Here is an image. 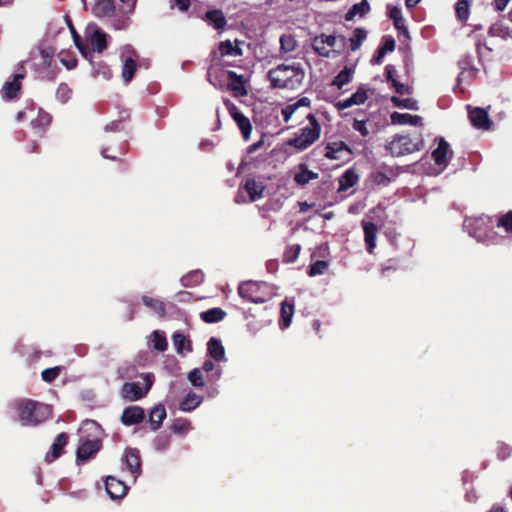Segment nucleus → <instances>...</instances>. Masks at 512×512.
I'll return each mask as SVG.
<instances>
[{
  "mask_svg": "<svg viewBox=\"0 0 512 512\" xmlns=\"http://www.w3.org/2000/svg\"><path fill=\"white\" fill-rule=\"evenodd\" d=\"M464 230L477 242L485 245L499 244L503 237L494 231V222L491 217L481 215L467 217L463 222Z\"/></svg>",
  "mask_w": 512,
  "mask_h": 512,
  "instance_id": "obj_1",
  "label": "nucleus"
},
{
  "mask_svg": "<svg viewBox=\"0 0 512 512\" xmlns=\"http://www.w3.org/2000/svg\"><path fill=\"white\" fill-rule=\"evenodd\" d=\"M12 409L23 426H35L51 416L49 405L29 399H18L12 403Z\"/></svg>",
  "mask_w": 512,
  "mask_h": 512,
  "instance_id": "obj_2",
  "label": "nucleus"
},
{
  "mask_svg": "<svg viewBox=\"0 0 512 512\" xmlns=\"http://www.w3.org/2000/svg\"><path fill=\"white\" fill-rule=\"evenodd\" d=\"M305 77V72L299 63L280 64L268 71L271 86L280 89H297Z\"/></svg>",
  "mask_w": 512,
  "mask_h": 512,
  "instance_id": "obj_3",
  "label": "nucleus"
},
{
  "mask_svg": "<svg viewBox=\"0 0 512 512\" xmlns=\"http://www.w3.org/2000/svg\"><path fill=\"white\" fill-rule=\"evenodd\" d=\"M81 444L77 449V462L83 463L94 457L100 449V426L93 420H86L79 429Z\"/></svg>",
  "mask_w": 512,
  "mask_h": 512,
  "instance_id": "obj_4",
  "label": "nucleus"
},
{
  "mask_svg": "<svg viewBox=\"0 0 512 512\" xmlns=\"http://www.w3.org/2000/svg\"><path fill=\"white\" fill-rule=\"evenodd\" d=\"M309 124L299 130L293 138L287 141V144L299 151H303L314 144L321 135V125L317 121L316 117L309 113L307 115Z\"/></svg>",
  "mask_w": 512,
  "mask_h": 512,
  "instance_id": "obj_5",
  "label": "nucleus"
},
{
  "mask_svg": "<svg viewBox=\"0 0 512 512\" xmlns=\"http://www.w3.org/2000/svg\"><path fill=\"white\" fill-rule=\"evenodd\" d=\"M239 295L254 303H264L274 296V289L268 283L247 281L240 284Z\"/></svg>",
  "mask_w": 512,
  "mask_h": 512,
  "instance_id": "obj_6",
  "label": "nucleus"
},
{
  "mask_svg": "<svg viewBox=\"0 0 512 512\" xmlns=\"http://www.w3.org/2000/svg\"><path fill=\"white\" fill-rule=\"evenodd\" d=\"M437 142V147L432 151V159L434 161V166L431 167L427 173L430 175H439L441 174L449 162L453 158V151L450 148L449 143L444 138H437L435 140Z\"/></svg>",
  "mask_w": 512,
  "mask_h": 512,
  "instance_id": "obj_7",
  "label": "nucleus"
},
{
  "mask_svg": "<svg viewBox=\"0 0 512 512\" xmlns=\"http://www.w3.org/2000/svg\"><path fill=\"white\" fill-rule=\"evenodd\" d=\"M423 146L422 140H413L407 135H396L387 145L392 156H403L419 151Z\"/></svg>",
  "mask_w": 512,
  "mask_h": 512,
  "instance_id": "obj_8",
  "label": "nucleus"
},
{
  "mask_svg": "<svg viewBox=\"0 0 512 512\" xmlns=\"http://www.w3.org/2000/svg\"><path fill=\"white\" fill-rule=\"evenodd\" d=\"M144 380V387H140L136 382L124 383L121 388V396L128 401H137L147 395L154 382V375L152 373H145L142 375Z\"/></svg>",
  "mask_w": 512,
  "mask_h": 512,
  "instance_id": "obj_9",
  "label": "nucleus"
},
{
  "mask_svg": "<svg viewBox=\"0 0 512 512\" xmlns=\"http://www.w3.org/2000/svg\"><path fill=\"white\" fill-rule=\"evenodd\" d=\"M25 118L30 119L32 128L38 134H42L51 122L50 114L41 109L36 111L34 107H28L17 114V120Z\"/></svg>",
  "mask_w": 512,
  "mask_h": 512,
  "instance_id": "obj_10",
  "label": "nucleus"
},
{
  "mask_svg": "<svg viewBox=\"0 0 512 512\" xmlns=\"http://www.w3.org/2000/svg\"><path fill=\"white\" fill-rule=\"evenodd\" d=\"M108 37V34L96 24L90 23L86 26L85 38L91 45L93 51L102 53L107 48Z\"/></svg>",
  "mask_w": 512,
  "mask_h": 512,
  "instance_id": "obj_11",
  "label": "nucleus"
},
{
  "mask_svg": "<svg viewBox=\"0 0 512 512\" xmlns=\"http://www.w3.org/2000/svg\"><path fill=\"white\" fill-rule=\"evenodd\" d=\"M123 469H126L135 483L139 475L141 474V462L139 451L134 448H128L125 450L121 458Z\"/></svg>",
  "mask_w": 512,
  "mask_h": 512,
  "instance_id": "obj_12",
  "label": "nucleus"
},
{
  "mask_svg": "<svg viewBox=\"0 0 512 512\" xmlns=\"http://www.w3.org/2000/svg\"><path fill=\"white\" fill-rule=\"evenodd\" d=\"M225 106H226L229 114L231 115V117L233 118V120L235 121L237 126L239 127L243 138L245 140H248L250 138L251 131H252V125H251L250 120L246 116H244L239 111V109L236 107V105L233 104L232 102L225 101Z\"/></svg>",
  "mask_w": 512,
  "mask_h": 512,
  "instance_id": "obj_13",
  "label": "nucleus"
},
{
  "mask_svg": "<svg viewBox=\"0 0 512 512\" xmlns=\"http://www.w3.org/2000/svg\"><path fill=\"white\" fill-rule=\"evenodd\" d=\"M54 54L52 47H39L31 52L32 65L41 70L47 69L52 65Z\"/></svg>",
  "mask_w": 512,
  "mask_h": 512,
  "instance_id": "obj_14",
  "label": "nucleus"
},
{
  "mask_svg": "<svg viewBox=\"0 0 512 512\" xmlns=\"http://www.w3.org/2000/svg\"><path fill=\"white\" fill-rule=\"evenodd\" d=\"M352 155L351 148L343 141L329 142L325 145L324 156L330 160H346Z\"/></svg>",
  "mask_w": 512,
  "mask_h": 512,
  "instance_id": "obj_15",
  "label": "nucleus"
},
{
  "mask_svg": "<svg viewBox=\"0 0 512 512\" xmlns=\"http://www.w3.org/2000/svg\"><path fill=\"white\" fill-rule=\"evenodd\" d=\"M23 78L24 74L18 73L13 75L11 80H7L1 90L2 98L5 100L15 99L21 90V82Z\"/></svg>",
  "mask_w": 512,
  "mask_h": 512,
  "instance_id": "obj_16",
  "label": "nucleus"
},
{
  "mask_svg": "<svg viewBox=\"0 0 512 512\" xmlns=\"http://www.w3.org/2000/svg\"><path fill=\"white\" fill-rule=\"evenodd\" d=\"M335 44V36L322 34L314 38L312 46L320 56L328 57Z\"/></svg>",
  "mask_w": 512,
  "mask_h": 512,
  "instance_id": "obj_17",
  "label": "nucleus"
},
{
  "mask_svg": "<svg viewBox=\"0 0 512 512\" xmlns=\"http://www.w3.org/2000/svg\"><path fill=\"white\" fill-rule=\"evenodd\" d=\"M469 119L472 125L477 129L488 130L492 124L488 112L479 107L473 108L469 111Z\"/></svg>",
  "mask_w": 512,
  "mask_h": 512,
  "instance_id": "obj_18",
  "label": "nucleus"
},
{
  "mask_svg": "<svg viewBox=\"0 0 512 512\" xmlns=\"http://www.w3.org/2000/svg\"><path fill=\"white\" fill-rule=\"evenodd\" d=\"M105 488H106L108 495L112 499H121L122 497H124L126 495L127 490H128L127 485L123 481H121L113 476H108L106 478Z\"/></svg>",
  "mask_w": 512,
  "mask_h": 512,
  "instance_id": "obj_19",
  "label": "nucleus"
},
{
  "mask_svg": "<svg viewBox=\"0 0 512 512\" xmlns=\"http://www.w3.org/2000/svg\"><path fill=\"white\" fill-rule=\"evenodd\" d=\"M311 100L308 97H302L293 103H289L281 109V116L284 122H289L292 116L301 108H309Z\"/></svg>",
  "mask_w": 512,
  "mask_h": 512,
  "instance_id": "obj_20",
  "label": "nucleus"
},
{
  "mask_svg": "<svg viewBox=\"0 0 512 512\" xmlns=\"http://www.w3.org/2000/svg\"><path fill=\"white\" fill-rule=\"evenodd\" d=\"M145 417L144 409L140 406L127 407L122 414L121 420L124 425H135L143 421Z\"/></svg>",
  "mask_w": 512,
  "mask_h": 512,
  "instance_id": "obj_21",
  "label": "nucleus"
},
{
  "mask_svg": "<svg viewBox=\"0 0 512 512\" xmlns=\"http://www.w3.org/2000/svg\"><path fill=\"white\" fill-rule=\"evenodd\" d=\"M318 176V173L309 170L306 164H299L293 172V180L299 186L306 185L311 180L317 179Z\"/></svg>",
  "mask_w": 512,
  "mask_h": 512,
  "instance_id": "obj_22",
  "label": "nucleus"
},
{
  "mask_svg": "<svg viewBox=\"0 0 512 512\" xmlns=\"http://www.w3.org/2000/svg\"><path fill=\"white\" fill-rule=\"evenodd\" d=\"M362 228L364 231V240L367 246V251L372 254L376 247L378 228L374 223L366 220L362 221Z\"/></svg>",
  "mask_w": 512,
  "mask_h": 512,
  "instance_id": "obj_23",
  "label": "nucleus"
},
{
  "mask_svg": "<svg viewBox=\"0 0 512 512\" xmlns=\"http://www.w3.org/2000/svg\"><path fill=\"white\" fill-rule=\"evenodd\" d=\"M208 355L217 362H226L225 348L220 339L211 337L207 342Z\"/></svg>",
  "mask_w": 512,
  "mask_h": 512,
  "instance_id": "obj_24",
  "label": "nucleus"
},
{
  "mask_svg": "<svg viewBox=\"0 0 512 512\" xmlns=\"http://www.w3.org/2000/svg\"><path fill=\"white\" fill-rule=\"evenodd\" d=\"M459 66L461 69V72L457 78L459 83L471 80L476 76L478 72V69L473 66L470 56L463 57L459 62Z\"/></svg>",
  "mask_w": 512,
  "mask_h": 512,
  "instance_id": "obj_25",
  "label": "nucleus"
},
{
  "mask_svg": "<svg viewBox=\"0 0 512 512\" xmlns=\"http://www.w3.org/2000/svg\"><path fill=\"white\" fill-rule=\"evenodd\" d=\"M391 123L394 125H422V118L418 115H411L409 113L393 112L390 116Z\"/></svg>",
  "mask_w": 512,
  "mask_h": 512,
  "instance_id": "obj_26",
  "label": "nucleus"
},
{
  "mask_svg": "<svg viewBox=\"0 0 512 512\" xmlns=\"http://www.w3.org/2000/svg\"><path fill=\"white\" fill-rule=\"evenodd\" d=\"M203 19L216 30L224 29L227 24L224 13L219 9L207 11Z\"/></svg>",
  "mask_w": 512,
  "mask_h": 512,
  "instance_id": "obj_27",
  "label": "nucleus"
},
{
  "mask_svg": "<svg viewBox=\"0 0 512 512\" xmlns=\"http://www.w3.org/2000/svg\"><path fill=\"white\" fill-rule=\"evenodd\" d=\"M243 189L248 193L250 201L254 202L263 197L265 185L261 181H256L255 179H248L245 182Z\"/></svg>",
  "mask_w": 512,
  "mask_h": 512,
  "instance_id": "obj_28",
  "label": "nucleus"
},
{
  "mask_svg": "<svg viewBox=\"0 0 512 512\" xmlns=\"http://www.w3.org/2000/svg\"><path fill=\"white\" fill-rule=\"evenodd\" d=\"M367 91L364 88H359L355 93H353L350 97L339 101L338 108L339 109H347L355 105L363 104L367 100Z\"/></svg>",
  "mask_w": 512,
  "mask_h": 512,
  "instance_id": "obj_29",
  "label": "nucleus"
},
{
  "mask_svg": "<svg viewBox=\"0 0 512 512\" xmlns=\"http://www.w3.org/2000/svg\"><path fill=\"white\" fill-rule=\"evenodd\" d=\"M173 346L178 354H187L192 351L191 341L181 332L172 335Z\"/></svg>",
  "mask_w": 512,
  "mask_h": 512,
  "instance_id": "obj_30",
  "label": "nucleus"
},
{
  "mask_svg": "<svg viewBox=\"0 0 512 512\" xmlns=\"http://www.w3.org/2000/svg\"><path fill=\"white\" fill-rule=\"evenodd\" d=\"M227 76L229 80V87L235 96H244L247 94L242 76H238L234 71H227Z\"/></svg>",
  "mask_w": 512,
  "mask_h": 512,
  "instance_id": "obj_31",
  "label": "nucleus"
},
{
  "mask_svg": "<svg viewBox=\"0 0 512 512\" xmlns=\"http://www.w3.org/2000/svg\"><path fill=\"white\" fill-rule=\"evenodd\" d=\"M66 443L67 435L65 433H60L53 442L50 451L46 454L45 460L47 462H52L58 458L61 455L62 449Z\"/></svg>",
  "mask_w": 512,
  "mask_h": 512,
  "instance_id": "obj_32",
  "label": "nucleus"
},
{
  "mask_svg": "<svg viewBox=\"0 0 512 512\" xmlns=\"http://www.w3.org/2000/svg\"><path fill=\"white\" fill-rule=\"evenodd\" d=\"M114 11L113 0H95L92 7V13L99 18L108 17Z\"/></svg>",
  "mask_w": 512,
  "mask_h": 512,
  "instance_id": "obj_33",
  "label": "nucleus"
},
{
  "mask_svg": "<svg viewBox=\"0 0 512 512\" xmlns=\"http://www.w3.org/2000/svg\"><path fill=\"white\" fill-rule=\"evenodd\" d=\"M280 321L279 327L284 330L288 328L291 324L293 315H294V304L292 302H288L287 300L281 303V313H280Z\"/></svg>",
  "mask_w": 512,
  "mask_h": 512,
  "instance_id": "obj_34",
  "label": "nucleus"
},
{
  "mask_svg": "<svg viewBox=\"0 0 512 512\" xmlns=\"http://www.w3.org/2000/svg\"><path fill=\"white\" fill-rule=\"evenodd\" d=\"M203 402V397L189 392L179 404V409L183 412H190L196 409Z\"/></svg>",
  "mask_w": 512,
  "mask_h": 512,
  "instance_id": "obj_35",
  "label": "nucleus"
},
{
  "mask_svg": "<svg viewBox=\"0 0 512 512\" xmlns=\"http://www.w3.org/2000/svg\"><path fill=\"white\" fill-rule=\"evenodd\" d=\"M166 417V410L163 405H156L149 413V422L153 430H158L161 427L163 420Z\"/></svg>",
  "mask_w": 512,
  "mask_h": 512,
  "instance_id": "obj_36",
  "label": "nucleus"
},
{
  "mask_svg": "<svg viewBox=\"0 0 512 512\" xmlns=\"http://www.w3.org/2000/svg\"><path fill=\"white\" fill-rule=\"evenodd\" d=\"M239 42L233 43L230 40L222 41L219 44V51L222 56L237 57L243 54L242 49L239 46Z\"/></svg>",
  "mask_w": 512,
  "mask_h": 512,
  "instance_id": "obj_37",
  "label": "nucleus"
},
{
  "mask_svg": "<svg viewBox=\"0 0 512 512\" xmlns=\"http://www.w3.org/2000/svg\"><path fill=\"white\" fill-rule=\"evenodd\" d=\"M358 182V175L353 170H347L339 179L338 191H347Z\"/></svg>",
  "mask_w": 512,
  "mask_h": 512,
  "instance_id": "obj_38",
  "label": "nucleus"
},
{
  "mask_svg": "<svg viewBox=\"0 0 512 512\" xmlns=\"http://www.w3.org/2000/svg\"><path fill=\"white\" fill-rule=\"evenodd\" d=\"M370 10V5L367 0H362L359 3L354 4L351 9L346 13L345 19L347 21L352 20L355 16L359 15L360 17L367 14Z\"/></svg>",
  "mask_w": 512,
  "mask_h": 512,
  "instance_id": "obj_39",
  "label": "nucleus"
},
{
  "mask_svg": "<svg viewBox=\"0 0 512 512\" xmlns=\"http://www.w3.org/2000/svg\"><path fill=\"white\" fill-rule=\"evenodd\" d=\"M137 69V63L132 56H128L123 63L122 78L125 83H129Z\"/></svg>",
  "mask_w": 512,
  "mask_h": 512,
  "instance_id": "obj_40",
  "label": "nucleus"
},
{
  "mask_svg": "<svg viewBox=\"0 0 512 512\" xmlns=\"http://www.w3.org/2000/svg\"><path fill=\"white\" fill-rule=\"evenodd\" d=\"M225 311L221 308H212L201 313V318L206 323H216L224 319Z\"/></svg>",
  "mask_w": 512,
  "mask_h": 512,
  "instance_id": "obj_41",
  "label": "nucleus"
},
{
  "mask_svg": "<svg viewBox=\"0 0 512 512\" xmlns=\"http://www.w3.org/2000/svg\"><path fill=\"white\" fill-rule=\"evenodd\" d=\"M142 301L146 307L150 308L156 314L163 315L165 313V304L160 299L143 296Z\"/></svg>",
  "mask_w": 512,
  "mask_h": 512,
  "instance_id": "obj_42",
  "label": "nucleus"
},
{
  "mask_svg": "<svg viewBox=\"0 0 512 512\" xmlns=\"http://www.w3.org/2000/svg\"><path fill=\"white\" fill-rule=\"evenodd\" d=\"M204 275L201 271H192L181 278L182 285L185 287H193L202 283Z\"/></svg>",
  "mask_w": 512,
  "mask_h": 512,
  "instance_id": "obj_43",
  "label": "nucleus"
},
{
  "mask_svg": "<svg viewBox=\"0 0 512 512\" xmlns=\"http://www.w3.org/2000/svg\"><path fill=\"white\" fill-rule=\"evenodd\" d=\"M353 70L345 67L341 70L337 76L333 79L332 84L337 88L341 89L344 85L349 83L352 79Z\"/></svg>",
  "mask_w": 512,
  "mask_h": 512,
  "instance_id": "obj_44",
  "label": "nucleus"
},
{
  "mask_svg": "<svg viewBox=\"0 0 512 512\" xmlns=\"http://www.w3.org/2000/svg\"><path fill=\"white\" fill-rule=\"evenodd\" d=\"M150 340H151V343H152L154 349H156L158 351L163 352L168 347V343H167L164 333H162L158 330L154 331L150 335Z\"/></svg>",
  "mask_w": 512,
  "mask_h": 512,
  "instance_id": "obj_45",
  "label": "nucleus"
},
{
  "mask_svg": "<svg viewBox=\"0 0 512 512\" xmlns=\"http://www.w3.org/2000/svg\"><path fill=\"white\" fill-rule=\"evenodd\" d=\"M391 102L399 108L414 110V111L418 110L417 101L413 98H400L397 96H393L391 98Z\"/></svg>",
  "mask_w": 512,
  "mask_h": 512,
  "instance_id": "obj_46",
  "label": "nucleus"
},
{
  "mask_svg": "<svg viewBox=\"0 0 512 512\" xmlns=\"http://www.w3.org/2000/svg\"><path fill=\"white\" fill-rule=\"evenodd\" d=\"M297 46L295 38L290 34H285L280 37V48L283 53L292 52Z\"/></svg>",
  "mask_w": 512,
  "mask_h": 512,
  "instance_id": "obj_47",
  "label": "nucleus"
},
{
  "mask_svg": "<svg viewBox=\"0 0 512 512\" xmlns=\"http://www.w3.org/2000/svg\"><path fill=\"white\" fill-rule=\"evenodd\" d=\"M367 34L366 31L360 28L354 30L352 37L350 38V46L352 51H356L361 46V43L365 40Z\"/></svg>",
  "mask_w": 512,
  "mask_h": 512,
  "instance_id": "obj_48",
  "label": "nucleus"
},
{
  "mask_svg": "<svg viewBox=\"0 0 512 512\" xmlns=\"http://www.w3.org/2000/svg\"><path fill=\"white\" fill-rule=\"evenodd\" d=\"M171 429L174 433L183 434L192 430V425L186 419H176Z\"/></svg>",
  "mask_w": 512,
  "mask_h": 512,
  "instance_id": "obj_49",
  "label": "nucleus"
},
{
  "mask_svg": "<svg viewBox=\"0 0 512 512\" xmlns=\"http://www.w3.org/2000/svg\"><path fill=\"white\" fill-rule=\"evenodd\" d=\"M71 95H72V90L70 89V87L65 84V83H61L57 90H56V99L58 101H60L61 103H66L70 98H71Z\"/></svg>",
  "mask_w": 512,
  "mask_h": 512,
  "instance_id": "obj_50",
  "label": "nucleus"
},
{
  "mask_svg": "<svg viewBox=\"0 0 512 512\" xmlns=\"http://www.w3.org/2000/svg\"><path fill=\"white\" fill-rule=\"evenodd\" d=\"M456 14L460 21H466L469 17V3L467 0H458Z\"/></svg>",
  "mask_w": 512,
  "mask_h": 512,
  "instance_id": "obj_51",
  "label": "nucleus"
},
{
  "mask_svg": "<svg viewBox=\"0 0 512 512\" xmlns=\"http://www.w3.org/2000/svg\"><path fill=\"white\" fill-rule=\"evenodd\" d=\"M497 227L503 228L507 233H512V210L498 218Z\"/></svg>",
  "mask_w": 512,
  "mask_h": 512,
  "instance_id": "obj_52",
  "label": "nucleus"
},
{
  "mask_svg": "<svg viewBox=\"0 0 512 512\" xmlns=\"http://www.w3.org/2000/svg\"><path fill=\"white\" fill-rule=\"evenodd\" d=\"M327 268H328V263L326 261L318 260L310 266L308 274H309V276L322 275L325 273Z\"/></svg>",
  "mask_w": 512,
  "mask_h": 512,
  "instance_id": "obj_53",
  "label": "nucleus"
},
{
  "mask_svg": "<svg viewBox=\"0 0 512 512\" xmlns=\"http://www.w3.org/2000/svg\"><path fill=\"white\" fill-rule=\"evenodd\" d=\"M188 380L194 387H203L204 386V380L203 375L200 369H193L188 374Z\"/></svg>",
  "mask_w": 512,
  "mask_h": 512,
  "instance_id": "obj_54",
  "label": "nucleus"
},
{
  "mask_svg": "<svg viewBox=\"0 0 512 512\" xmlns=\"http://www.w3.org/2000/svg\"><path fill=\"white\" fill-rule=\"evenodd\" d=\"M301 247L300 245H292L284 253V261L287 263H293L299 256Z\"/></svg>",
  "mask_w": 512,
  "mask_h": 512,
  "instance_id": "obj_55",
  "label": "nucleus"
},
{
  "mask_svg": "<svg viewBox=\"0 0 512 512\" xmlns=\"http://www.w3.org/2000/svg\"><path fill=\"white\" fill-rule=\"evenodd\" d=\"M60 374V367H52V368H47L45 369L44 371H42V379L45 381V382H52L53 380H55Z\"/></svg>",
  "mask_w": 512,
  "mask_h": 512,
  "instance_id": "obj_56",
  "label": "nucleus"
},
{
  "mask_svg": "<svg viewBox=\"0 0 512 512\" xmlns=\"http://www.w3.org/2000/svg\"><path fill=\"white\" fill-rule=\"evenodd\" d=\"M71 31L73 34V39H74V43H75L76 47L79 49V51L85 58H88L90 55V52L88 51L87 47L82 43L80 36L76 33V31L72 28H71Z\"/></svg>",
  "mask_w": 512,
  "mask_h": 512,
  "instance_id": "obj_57",
  "label": "nucleus"
},
{
  "mask_svg": "<svg viewBox=\"0 0 512 512\" xmlns=\"http://www.w3.org/2000/svg\"><path fill=\"white\" fill-rule=\"evenodd\" d=\"M352 127L354 130L358 131L363 137H366L369 135V130L367 128L366 121L354 120Z\"/></svg>",
  "mask_w": 512,
  "mask_h": 512,
  "instance_id": "obj_58",
  "label": "nucleus"
},
{
  "mask_svg": "<svg viewBox=\"0 0 512 512\" xmlns=\"http://www.w3.org/2000/svg\"><path fill=\"white\" fill-rule=\"evenodd\" d=\"M393 24H394V27L400 32L402 33L404 36L408 37V28L405 24V20L403 17L401 18H398L396 20L393 21Z\"/></svg>",
  "mask_w": 512,
  "mask_h": 512,
  "instance_id": "obj_59",
  "label": "nucleus"
},
{
  "mask_svg": "<svg viewBox=\"0 0 512 512\" xmlns=\"http://www.w3.org/2000/svg\"><path fill=\"white\" fill-rule=\"evenodd\" d=\"M169 438L167 436H159L154 441V447L156 450H164L167 448Z\"/></svg>",
  "mask_w": 512,
  "mask_h": 512,
  "instance_id": "obj_60",
  "label": "nucleus"
},
{
  "mask_svg": "<svg viewBox=\"0 0 512 512\" xmlns=\"http://www.w3.org/2000/svg\"><path fill=\"white\" fill-rule=\"evenodd\" d=\"M388 15L394 21L403 17L401 8L398 6L387 5Z\"/></svg>",
  "mask_w": 512,
  "mask_h": 512,
  "instance_id": "obj_61",
  "label": "nucleus"
},
{
  "mask_svg": "<svg viewBox=\"0 0 512 512\" xmlns=\"http://www.w3.org/2000/svg\"><path fill=\"white\" fill-rule=\"evenodd\" d=\"M60 62L69 70L74 69L77 66V60L73 57L66 58L61 56Z\"/></svg>",
  "mask_w": 512,
  "mask_h": 512,
  "instance_id": "obj_62",
  "label": "nucleus"
},
{
  "mask_svg": "<svg viewBox=\"0 0 512 512\" xmlns=\"http://www.w3.org/2000/svg\"><path fill=\"white\" fill-rule=\"evenodd\" d=\"M391 84L395 88V90L398 94L403 95V94L409 93V88L405 84L400 83L397 80H393V82Z\"/></svg>",
  "mask_w": 512,
  "mask_h": 512,
  "instance_id": "obj_63",
  "label": "nucleus"
},
{
  "mask_svg": "<svg viewBox=\"0 0 512 512\" xmlns=\"http://www.w3.org/2000/svg\"><path fill=\"white\" fill-rule=\"evenodd\" d=\"M385 55L386 53L379 48L377 54L371 59V63L374 65L381 64Z\"/></svg>",
  "mask_w": 512,
  "mask_h": 512,
  "instance_id": "obj_64",
  "label": "nucleus"
}]
</instances>
